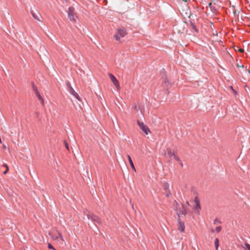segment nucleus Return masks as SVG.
Segmentation results:
<instances>
[{"instance_id":"nucleus-1","label":"nucleus","mask_w":250,"mask_h":250,"mask_svg":"<svg viewBox=\"0 0 250 250\" xmlns=\"http://www.w3.org/2000/svg\"><path fill=\"white\" fill-rule=\"evenodd\" d=\"M126 35V31L125 28L121 27L117 29V33L114 35L116 41H119L121 38Z\"/></svg>"},{"instance_id":"nucleus-2","label":"nucleus","mask_w":250,"mask_h":250,"mask_svg":"<svg viewBox=\"0 0 250 250\" xmlns=\"http://www.w3.org/2000/svg\"><path fill=\"white\" fill-rule=\"evenodd\" d=\"M77 18L76 14L75 13V9L73 7H69L68 10V18L69 20L73 22H75Z\"/></svg>"},{"instance_id":"nucleus-3","label":"nucleus","mask_w":250,"mask_h":250,"mask_svg":"<svg viewBox=\"0 0 250 250\" xmlns=\"http://www.w3.org/2000/svg\"><path fill=\"white\" fill-rule=\"evenodd\" d=\"M178 218H180V215H186L187 214V208L183 204H182L179 208L175 209Z\"/></svg>"},{"instance_id":"nucleus-4","label":"nucleus","mask_w":250,"mask_h":250,"mask_svg":"<svg viewBox=\"0 0 250 250\" xmlns=\"http://www.w3.org/2000/svg\"><path fill=\"white\" fill-rule=\"evenodd\" d=\"M51 238L53 240L57 241L60 245L65 246L66 243L63 239L62 235L61 233H59L58 235L52 234Z\"/></svg>"},{"instance_id":"nucleus-5","label":"nucleus","mask_w":250,"mask_h":250,"mask_svg":"<svg viewBox=\"0 0 250 250\" xmlns=\"http://www.w3.org/2000/svg\"><path fill=\"white\" fill-rule=\"evenodd\" d=\"M87 218L91 220L94 224H102L101 219L97 216L94 215L92 213H88L86 214Z\"/></svg>"},{"instance_id":"nucleus-6","label":"nucleus","mask_w":250,"mask_h":250,"mask_svg":"<svg viewBox=\"0 0 250 250\" xmlns=\"http://www.w3.org/2000/svg\"><path fill=\"white\" fill-rule=\"evenodd\" d=\"M137 124L138 126L140 127V128L146 134H148V132L150 131L148 127L145 125L143 122H140L139 121H137Z\"/></svg>"},{"instance_id":"nucleus-7","label":"nucleus","mask_w":250,"mask_h":250,"mask_svg":"<svg viewBox=\"0 0 250 250\" xmlns=\"http://www.w3.org/2000/svg\"><path fill=\"white\" fill-rule=\"evenodd\" d=\"M109 76L111 79V81H112L115 86L117 88V89L118 90L120 89V87L119 82L116 79V78L111 73H109Z\"/></svg>"},{"instance_id":"nucleus-8","label":"nucleus","mask_w":250,"mask_h":250,"mask_svg":"<svg viewBox=\"0 0 250 250\" xmlns=\"http://www.w3.org/2000/svg\"><path fill=\"white\" fill-rule=\"evenodd\" d=\"M194 202L195 206L194 207V209L197 211V213L199 214V210L201 209V206L200 204V200L198 196H196L194 198Z\"/></svg>"},{"instance_id":"nucleus-9","label":"nucleus","mask_w":250,"mask_h":250,"mask_svg":"<svg viewBox=\"0 0 250 250\" xmlns=\"http://www.w3.org/2000/svg\"><path fill=\"white\" fill-rule=\"evenodd\" d=\"M185 226L184 222H183L180 218H178V230L181 232L185 231Z\"/></svg>"},{"instance_id":"nucleus-10","label":"nucleus","mask_w":250,"mask_h":250,"mask_svg":"<svg viewBox=\"0 0 250 250\" xmlns=\"http://www.w3.org/2000/svg\"><path fill=\"white\" fill-rule=\"evenodd\" d=\"M31 13L35 19L39 21H40V17L41 15L37 10L34 11L33 10L31 9Z\"/></svg>"},{"instance_id":"nucleus-11","label":"nucleus","mask_w":250,"mask_h":250,"mask_svg":"<svg viewBox=\"0 0 250 250\" xmlns=\"http://www.w3.org/2000/svg\"><path fill=\"white\" fill-rule=\"evenodd\" d=\"M163 82H164V84H165L164 86V87L167 89L169 87V86L170 85V83L166 77L163 78Z\"/></svg>"},{"instance_id":"nucleus-12","label":"nucleus","mask_w":250,"mask_h":250,"mask_svg":"<svg viewBox=\"0 0 250 250\" xmlns=\"http://www.w3.org/2000/svg\"><path fill=\"white\" fill-rule=\"evenodd\" d=\"M127 158L128 159V161H129V164L130 165V166H131V168L133 169V170L136 171V169H135V166H134V165L133 164V163L132 160V159L131 158V157L130 156V155H127Z\"/></svg>"},{"instance_id":"nucleus-13","label":"nucleus","mask_w":250,"mask_h":250,"mask_svg":"<svg viewBox=\"0 0 250 250\" xmlns=\"http://www.w3.org/2000/svg\"><path fill=\"white\" fill-rule=\"evenodd\" d=\"M36 95L38 97L39 100L41 102V103L42 104H44V100H43V98L41 96L39 92H36Z\"/></svg>"},{"instance_id":"nucleus-14","label":"nucleus","mask_w":250,"mask_h":250,"mask_svg":"<svg viewBox=\"0 0 250 250\" xmlns=\"http://www.w3.org/2000/svg\"><path fill=\"white\" fill-rule=\"evenodd\" d=\"M70 93L73 95L75 98L79 100V96L77 93H76L73 89L70 90Z\"/></svg>"},{"instance_id":"nucleus-15","label":"nucleus","mask_w":250,"mask_h":250,"mask_svg":"<svg viewBox=\"0 0 250 250\" xmlns=\"http://www.w3.org/2000/svg\"><path fill=\"white\" fill-rule=\"evenodd\" d=\"M190 26L192 28V29L193 30H194L196 32H198V30L196 26V25H195V24L192 22V21H190Z\"/></svg>"},{"instance_id":"nucleus-16","label":"nucleus","mask_w":250,"mask_h":250,"mask_svg":"<svg viewBox=\"0 0 250 250\" xmlns=\"http://www.w3.org/2000/svg\"><path fill=\"white\" fill-rule=\"evenodd\" d=\"M214 245L216 250H218V248L219 245V241L218 238H216L214 241Z\"/></svg>"},{"instance_id":"nucleus-17","label":"nucleus","mask_w":250,"mask_h":250,"mask_svg":"<svg viewBox=\"0 0 250 250\" xmlns=\"http://www.w3.org/2000/svg\"><path fill=\"white\" fill-rule=\"evenodd\" d=\"M169 186L168 183H165L164 184L163 188H164V190L167 191V190H169Z\"/></svg>"},{"instance_id":"nucleus-18","label":"nucleus","mask_w":250,"mask_h":250,"mask_svg":"<svg viewBox=\"0 0 250 250\" xmlns=\"http://www.w3.org/2000/svg\"><path fill=\"white\" fill-rule=\"evenodd\" d=\"M167 154L168 155V157L170 158H172L173 157L174 155L175 154L174 153L172 152L171 150H168L167 151Z\"/></svg>"},{"instance_id":"nucleus-19","label":"nucleus","mask_w":250,"mask_h":250,"mask_svg":"<svg viewBox=\"0 0 250 250\" xmlns=\"http://www.w3.org/2000/svg\"><path fill=\"white\" fill-rule=\"evenodd\" d=\"M178 203L176 201H174L173 203V206L175 208V209H177V208H179L180 207L178 206Z\"/></svg>"},{"instance_id":"nucleus-20","label":"nucleus","mask_w":250,"mask_h":250,"mask_svg":"<svg viewBox=\"0 0 250 250\" xmlns=\"http://www.w3.org/2000/svg\"><path fill=\"white\" fill-rule=\"evenodd\" d=\"M243 248L245 250H250V245L248 243H246Z\"/></svg>"},{"instance_id":"nucleus-21","label":"nucleus","mask_w":250,"mask_h":250,"mask_svg":"<svg viewBox=\"0 0 250 250\" xmlns=\"http://www.w3.org/2000/svg\"><path fill=\"white\" fill-rule=\"evenodd\" d=\"M217 223H218V224H221V223H222V222H221V221L220 220H219V219H218L217 218H216V219L214 220V221H213V224H214V225H216V224H217Z\"/></svg>"},{"instance_id":"nucleus-22","label":"nucleus","mask_w":250,"mask_h":250,"mask_svg":"<svg viewBox=\"0 0 250 250\" xmlns=\"http://www.w3.org/2000/svg\"><path fill=\"white\" fill-rule=\"evenodd\" d=\"M66 83V85H67V87L69 88V91L70 90H71L72 89H73L72 87V86H71V84H70V83L69 82H67Z\"/></svg>"},{"instance_id":"nucleus-23","label":"nucleus","mask_w":250,"mask_h":250,"mask_svg":"<svg viewBox=\"0 0 250 250\" xmlns=\"http://www.w3.org/2000/svg\"><path fill=\"white\" fill-rule=\"evenodd\" d=\"M165 195L167 197H169V196L171 195V192L170 191H169V190H167V191H165Z\"/></svg>"},{"instance_id":"nucleus-24","label":"nucleus","mask_w":250,"mask_h":250,"mask_svg":"<svg viewBox=\"0 0 250 250\" xmlns=\"http://www.w3.org/2000/svg\"><path fill=\"white\" fill-rule=\"evenodd\" d=\"M222 229V227L221 226H218L215 228V230L217 232H219Z\"/></svg>"},{"instance_id":"nucleus-25","label":"nucleus","mask_w":250,"mask_h":250,"mask_svg":"<svg viewBox=\"0 0 250 250\" xmlns=\"http://www.w3.org/2000/svg\"><path fill=\"white\" fill-rule=\"evenodd\" d=\"M47 246L50 250H52L54 248L50 243H47Z\"/></svg>"},{"instance_id":"nucleus-26","label":"nucleus","mask_w":250,"mask_h":250,"mask_svg":"<svg viewBox=\"0 0 250 250\" xmlns=\"http://www.w3.org/2000/svg\"><path fill=\"white\" fill-rule=\"evenodd\" d=\"M64 145H65V146L66 148L68 151H69V147L68 144H67V143L65 141H64Z\"/></svg>"},{"instance_id":"nucleus-27","label":"nucleus","mask_w":250,"mask_h":250,"mask_svg":"<svg viewBox=\"0 0 250 250\" xmlns=\"http://www.w3.org/2000/svg\"><path fill=\"white\" fill-rule=\"evenodd\" d=\"M176 161H180V158L176 154H175L173 157Z\"/></svg>"},{"instance_id":"nucleus-28","label":"nucleus","mask_w":250,"mask_h":250,"mask_svg":"<svg viewBox=\"0 0 250 250\" xmlns=\"http://www.w3.org/2000/svg\"><path fill=\"white\" fill-rule=\"evenodd\" d=\"M33 89L34 90V91H35V94H36V92H39L38 89H37V87L36 86L34 85H33Z\"/></svg>"},{"instance_id":"nucleus-29","label":"nucleus","mask_w":250,"mask_h":250,"mask_svg":"<svg viewBox=\"0 0 250 250\" xmlns=\"http://www.w3.org/2000/svg\"><path fill=\"white\" fill-rule=\"evenodd\" d=\"M237 50H238L239 52H241V53L244 52V49H243L241 48H239V47H238V46L237 47ZM235 50L236 51V50H237V49H235Z\"/></svg>"},{"instance_id":"nucleus-30","label":"nucleus","mask_w":250,"mask_h":250,"mask_svg":"<svg viewBox=\"0 0 250 250\" xmlns=\"http://www.w3.org/2000/svg\"><path fill=\"white\" fill-rule=\"evenodd\" d=\"M8 169H8V167H7V168H6V170H5L4 171H3V173L4 174H6L7 173V172H8Z\"/></svg>"},{"instance_id":"nucleus-31","label":"nucleus","mask_w":250,"mask_h":250,"mask_svg":"<svg viewBox=\"0 0 250 250\" xmlns=\"http://www.w3.org/2000/svg\"><path fill=\"white\" fill-rule=\"evenodd\" d=\"M179 162H180V165H181L182 167H183V164L182 162L181 161H179Z\"/></svg>"},{"instance_id":"nucleus-32","label":"nucleus","mask_w":250,"mask_h":250,"mask_svg":"<svg viewBox=\"0 0 250 250\" xmlns=\"http://www.w3.org/2000/svg\"><path fill=\"white\" fill-rule=\"evenodd\" d=\"M3 166L4 167H6V168H7V167H8V166L5 164H3Z\"/></svg>"},{"instance_id":"nucleus-33","label":"nucleus","mask_w":250,"mask_h":250,"mask_svg":"<svg viewBox=\"0 0 250 250\" xmlns=\"http://www.w3.org/2000/svg\"><path fill=\"white\" fill-rule=\"evenodd\" d=\"M210 231L212 233H213L214 232V230L213 229H211Z\"/></svg>"},{"instance_id":"nucleus-34","label":"nucleus","mask_w":250,"mask_h":250,"mask_svg":"<svg viewBox=\"0 0 250 250\" xmlns=\"http://www.w3.org/2000/svg\"><path fill=\"white\" fill-rule=\"evenodd\" d=\"M134 108H135L136 110H137V105H135V106Z\"/></svg>"},{"instance_id":"nucleus-35","label":"nucleus","mask_w":250,"mask_h":250,"mask_svg":"<svg viewBox=\"0 0 250 250\" xmlns=\"http://www.w3.org/2000/svg\"><path fill=\"white\" fill-rule=\"evenodd\" d=\"M247 70V71H248V72L250 74V70Z\"/></svg>"},{"instance_id":"nucleus-36","label":"nucleus","mask_w":250,"mask_h":250,"mask_svg":"<svg viewBox=\"0 0 250 250\" xmlns=\"http://www.w3.org/2000/svg\"><path fill=\"white\" fill-rule=\"evenodd\" d=\"M3 147H4V148H5V147H6V146H5V145H4V146H3Z\"/></svg>"},{"instance_id":"nucleus-37","label":"nucleus","mask_w":250,"mask_h":250,"mask_svg":"<svg viewBox=\"0 0 250 250\" xmlns=\"http://www.w3.org/2000/svg\"><path fill=\"white\" fill-rule=\"evenodd\" d=\"M52 250H57L55 248H54Z\"/></svg>"},{"instance_id":"nucleus-38","label":"nucleus","mask_w":250,"mask_h":250,"mask_svg":"<svg viewBox=\"0 0 250 250\" xmlns=\"http://www.w3.org/2000/svg\"><path fill=\"white\" fill-rule=\"evenodd\" d=\"M209 5H211V3H210L209 4Z\"/></svg>"}]
</instances>
